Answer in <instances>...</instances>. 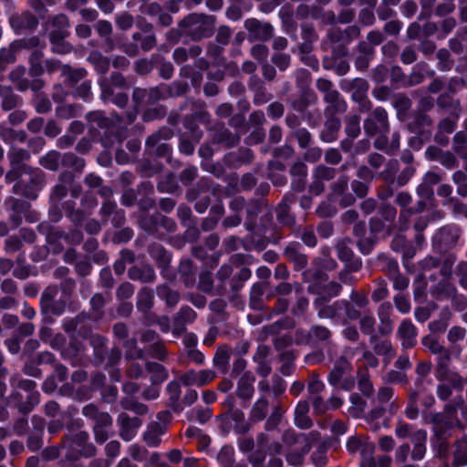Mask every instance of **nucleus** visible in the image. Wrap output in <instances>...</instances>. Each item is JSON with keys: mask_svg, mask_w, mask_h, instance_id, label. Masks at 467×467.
<instances>
[{"mask_svg": "<svg viewBox=\"0 0 467 467\" xmlns=\"http://www.w3.org/2000/svg\"><path fill=\"white\" fill-rule=\"evenodd\" d=\"M326 161L331 164H337L341 161V155L337 150L330 149L326 152Z\"/></svg>", "mask_w": 467, "mask_h": 467, "instance_id": "obj_55", "label": "nucleus"}, {"mask_svg": "<svg viewBox=\"0 0 467 467\" xmlns=\"http://www.w3.org/2000/svg\"><path fill=\"white\" fill-rule=\"evenodd\" d=\"M437 294L440 296H446V297H451L455 294V288L451 285L450 284H444L441 288L437 287Z\"/></svg>", "mask_w": 467, "mask_h": 467, "instance_id": "obj_58", "label": "nucleus"}, {"mask_svg": "<svg viewBox=\"0 0 467 467\" xmlns=\"http://www.w3.org/2000/svg\"><path fill=\"white\" fill-rule=\"evenodd\" d=\"M309 410L306 401H299L295 410V422L296 425L301 429H307L311 426V420L307 416Z\"/></svg>", "mask_w": 467, "mask_h": 467, "instance_id": "obj_11", "label": "nucleus"}, {"mask_svg": "<svg viewBox=\"0 0 467 467\" xmlns=\"http://www.w3.org/2000/svg\"><path fill=\"white\" fill-rule=\"evenodd\" d=\"M398 333L404 348H409L415 345L417 329L410 320H404L399 327Z\"/></svg>", "mask_w": 467, "mask_h": 467, "instance_id": "obj_7", "label": "nucleus"}, {"mask_svg": "<svg viewBox=\"0 0 467 467\" xmlns=\"http://www.w3.org/2000/svg\"><path fill=\"white\" fill-rule=\"evenodd\" d=\"M244 26L249 32V39L251 41H265L270 38L273 34V27L271 25L267 23H261L256 19L246 20Z\"/></svg>", "mask_w": 467, "mask_h": 467, "instance_id": "obj_3", "label": "nucleus"}, {"mask_svg": "<svg viewBox=\"0 0 467 467\" xmlns=\"http://www.w3.org/2000/svg\"><path fill=\"white\" fill-rule=\"evenodd\" d=\"M88 439V433L79 431L76 434L73 441L74 449L78 450L80 455L89 457L95 454V447L92 444H87Z\"/></svg>", "mask_w": 467, "mask_h": 467, "instance_id": "obj_10", "label": "nucleus"}, {"mask_svg": "<svg viewBox=\"0 0 467 467\" xmlns=\"http://www.w3.org/2000/svg\"><path fill=\"white\" fill-rule=\"evenodd\" d=\"M89 59L94 62L98 60L97 68L99 72L103 73L108 69V62L104 60L99 54L92 53Z\"/></svg>", "mask_w": 467, "mask_h": 467, "instance_id": "obj_54", "label": "nucleus"}, {"mask_svg": "<svg viewBox=\"0 0 467 467\" xmlns=\"http://www.w3.org/2000/svg\"><path fill=\"white\" fill-rule=\"evenodd\" d=\"M212 416V412L209 409H195L191 412V419L200 423H205Z\"/></svg>", "mask_w": 467, "mask_h": 467, "instance_id": "obj_37", "label": "nucleus"}, {"mask_svg": "<svg viewBox=\"0 0 467 467\" xmlns=\"http://www.w3.org/2000/svg\"><path fill=\"white\" fill-rule=\"evenodd\" d=\"M360 127H359V119L357 116H352L348 118L346 132L351 138H357L359 134Z\"/></svg>", "mask_w": 467, "mask_h": 467, "instance_id": "obj_30", "label": "nucleus"}, {"mask_svg": "<svg viewBox=\"0 0 467 467\" xmlns=\"http://www.w3.org/2000/svg\"><path fill=\"white\" fill-rule=\"evenodd\" d=\"M238 395L243 399H250L254 392L253 383L249 379L242 378L237 388Z\"/></svg>", "mask_w": 467, "mask_h": 467, "instance_id": "obj_23", "label": "nucleus"}, {"mask_svg": "<svg viewBox=\"0 0 467 467\" xmlns=\"http://www.w3.org/2000/svg\"><path fill=\"white\" fill-rule=\"evenodd\" d=\"M395 306L397 309L402 314H406L410 310V300L403 296H397L395 297Z\"/></svg>", "mask_w": 467, "mask_h": 467, "instance_id": "obj_41", "label": "nucleus"}, {"mask_svg": "<svg viewBox=\"0 0 467 467\" xmlns=\"http://www.w3.org/2000/svg\"><path fill=\"white\" fill-rule=\"evenodd\" d=\"M431 309L428 306L417 307L414 312L415 318L419 322H425L431 317Z\"/></svg>", "mask_w": 467, "mask_h": 467, "instance_id": "obj_50", "label": "nucleus"}, {"mask_svg": "<svg viewBox=\"0 0 467 467\" xmlns=\"http://www.w3.org/2000/svg\"><path fill=\"white\" fill-rule=\"evenodd\" d=\"M95 420V425H100L103 428H109L112 423L111 417L106 412H99V416H97Z\"/></svg>", "mask_w": 467, "mask_h": 467, "instance_id": "obj_53", "label": "nucleus"}, {"mask_svg": "<svg viewBox=\"0 0 467 467\" xmlns=\"http://www.w3.org/2000/svg\"><path fill=\"white\" fill-rule=\"evenodd\" d=\"M283 106L279 103H273L268 106V112L274 118H279L283 115Z\"/></svg>", "mask_w": 467, "mask_h": 467, "instance_id": "obj_63", "label": "nucleus"}, {"mask_svg": "<svg viewBox=\"0 0 467 467\" xmlns=\"http://www.w3.org/2000/svg\"><path fill=\"white\" fill-rule=\"evenodd\" d=\"M273 62L281 70H285L290 63V57L288 55H285V54H277V55L274 56Z\"/></svg>", "mask_w": 467, "mask_h": 467, "instance_id": "obj_48", "label": "nucleus"}, {"mask_svg": "<svg viewBox=\"0 0 467 467\" xmlns=\"http://www.w3.org/2000/svg\"><path fill=\"white\" fill-rule=\"evenodd\" d=\"M296 139L301 147H306L310 141V133L305 129L298 130Z\"/></svg>", "mask_w": 467, "mask_h": 467, "instance_id": "obj_52", "label": "nucleus"}, {"mask_svg": "<svg viewBox=\"0 0 467 467\" xmlns=\"http://www.w3.org/2000/svg\"><path fill=\"white\" fill-rule=\"evenodd\" d=\"M252 56L258 61H264L267 57L268 50L265 45H256L251 50Z\"/></svg>", "mask_w": 467, "mask_h": 467, "instance_id": "obj_40", "label": "nucleus"}, {"mask_svg": "<svg viewBox=\"0 0 467 467\" xmlns=\"http://www.w3.org/2000/svg\"><path fill=\"white\" fill-rule=\"evenodd\" d=\"M454 183L457 185V192L462 196H467V177L463 171H458L452 176Z\"/></svg>", "mask_w": 467, "mask_h": 467, "instance_id": "obj_25", "label": "nucleus"}, {"mask_svg": "<svg viewBox=\"0 0 467 467\" xmlns=\"http://www.w3.org/2000/svg\"><path fill=\"white\" fill-rule=\"evenodd\" d=\"M97 30L100 36H107L111 33V25L107 21H99L97 24Z\"/></svg>", "mask_w": 467, "mask_h": 467, "instance_id": "obj_59", "label": "nucleus"}, {"mask_svg": "<svg viewBox=\"0 0 467 467\" xmlns=\"http://www.w3.org/2000/svg\"><path fill=\"white\" fill-rule=\"evenodd\" d=\"M456 275L460 278V284L462 287L467 288V263L461 262L456 268Z\"/></svg>", "mask_w": 467, "mask_h": 467, "instance_id": "obj_42", "label": "nucleus"}, {"mask_svg": "<svg viewBox=\"0 0 467 467\" xmlns=\"http://www.w3.org/2000/svg\"><path fill=\"white\" fill-rule=\"evenodd\" d=\"M119 450H120V443L117 441H109L105 447L107 456L111 459H114L115 457H117L119 455ZM111 462H112V460L107 461L105 462V467H109L111 464Z\"/></svg>", "mask_w": 467, "mask_h": 467, "instance_id": "obj_32", "label": "nucleus"}, {"mask_svg": "<svg viewBox=\"0 0 467 467\" xmlns=\"http://www.w3.org/2000/svg\"><path fill=\"white\" fill-rule=\"evenodd\" d=\"M54 26H57V30H54L59 37H65L67 36V27L68 26V21L66 16L58 15L54 18Z\"/></svg>", "mask_w": 467, "mask_h": 467, "instance_id": "obj_31", "label": "nucleus"}, {"mask_svg": "<svg viewBox=\"0 0 467 467\" xmlns=\"http://www.w3.org/2000/svg\"><path fill=\"white\" fill-rule=\"evenodd\" d=\"M109 428H103L100 425L94 426L95 439L97 442L103 443L109 438Z\"/></svg>", "mask_w": 467, "mask_h": 467, "instance_id": "obj_47", "label": "nucleus"}, {"mask_svg": "<svg viewBox=\"0 0 467 467\" xmlns=\"http://www.w3.org/2000/svg\"><path fill=\"white\" fill-rule=\"evenodd\" d=\"M455 462L461 465L467 464V438L463 437L456 442L454 452Z\"/></svg>", "mask_w": 467, "mask_h": 467, "instance_id": "obj_18", "label": "nucleus"}, {"mask_svg": "<svg viewBox=\"0 0 467 467\" xmlns=\"http://www.w3.org/2000/svg\"><path fill=\"white\" fill-rule=\"evenodd\" d=\"M35 382L30 379L22 380L19 383V387L28 392L27 398L32 400V404L38 402V393L32 392V390L35 389Z\"/></svg>", "mask_w": 467, "mask_h": 467, "instance_id": "obj_33", "label": "nucleus"}, {"mask_svg": "<svg viewBox=\"0 0 467 467\" xmlns=\"http://www.w3.org/2000/svg\"><path fill=\"white\" fill-rule=\"evenodd\" d=\"M118 421L119 423L120 437L126 441H129L135 437L141 425L139 418H130L125 413L119 415Z\"/></svg>", "mask_w": 467, "mask_h": 467, "instance_id": "obj_5", "label": "nucleus"}, {"mask_svg": "<svg viewBox=\"0 0 467 467\" xmlns=\"http://www.w3.org/2000/svg\"><path fill=\"white\" fill-rule=\"evenodd\" d=\"M146 370L150 374L152 384H159L166 379L167 373L163 367L159 363H148Z\"/></svg>", "mask_w": 467, "mask_h": 467, "instance_id": "obj_15", "label": "nucleus"}, {"mask_svg": "<svg viewBox=\"0 0 467 467\" xmlns=\"http://www.w3.org/2000/svg\"><path fill=\"white\" fill-rule=\"evenodd\" d=\"M267 412V401L265 399H261L254 405L251 416L254 420H263Z\"/></svg>", "mask_w": 467, "mask_h": 467, "instance_id": "obj_22", "label": "nucleus"}, {"mask_svg": "<svg viewBox=\"0 0 467 467\" xmlns=\"http://www.w3.org/2000/svg\"><path fill=\"white\" fill-rule=\"evenodd\" d=\"M40 164L46 169L56 171L59 166V154L57 151H49L41 158Z\"/></svg>", "mask_w": 467, "mask_h": 467, "instance_id": "obj_20", "label": "nucleus"}, {"mask_svg": "<svg viewBox=\"0 0 467 467\" xmlns=\"http://www.w3.org/2000/svg\"><path fill=\"white\" fill-rule=\"evenodd\" d=\"M64 37H59L56 32H52L50 35V40L52 43V49L54 52L58 54H67L71 51V47L68 43L63 41Z\"/></svg>", "mask_w": 467, "mask_h": 467, "instance_id": "obj_19", "label": "nucleus"}, {"mask_svg": "<svg viewBox=\"0 0 467 467\" xmlns=\"http://www.w3.org/2000/svg\"><path fill=\"white\" fill-rule=\"evenodd\" d=\"M21 47L20 43L14 42L8 47L0 50V63L7 64L15 59V52Z\"/></svg>", "mask_w": 467, "mask_h": 467, "instance_id": "obj_21", "label": "nucleus"}, {"mask_svg": "<svg viewBox=\"0 0 467 467\" xmlns=\"http://www.w3.org/2000/svg\"><path fill=\"white\" fill-rule=\"evenodd\" d=\"M348 186V179L341 177L334 186L331 198L334 202H338L342 207L351 205L355 202V197L352 194L343 195L345 189Z\"/></svg>", "mask_w": 467, "mask_h": 467, "instance_id": "obj_6", "label": "nucleus"}, {"mask_svg": "<svg viewBox=\"0 0 467 467\" xmlns=\"http://www.w3.org/2000/svg\"><path fill=\"white\" fill-rule=\"evenodd\" d=\"M422 344L433 354H439L443 351V347L432 336H426L422 338Z\"/></svg>", "mask_w": 467, "mask_h": 467, "instance_id": "obj_28", "label": "nucleus"}, {"mask_svg": "<svg viewBox=\"0 0 467 467\" xmlns=\"http://www.w3.org/2000/svg\"><path fill=\"white\" fill-rule=\"evenodd\" d=\"M449 314H444L439 320L432 321L429 324V328L434 333H442L448 327Z\"/></svg>", "mask_w": 467, "mask_h": 467, "instance_id": "obj_29", "label": "nucleus"}, {"mask_svg": "<svg viewBox=\"0 0 467 467\" xmlns=\"http://www.w3.org/2000/svg\"><path fill=\"white\" fill-rule=\"evenodd\" d=\"M441 383L437 388V395L441 400H447L451 395L452 389H457V388H454L453 384L450 382L449 380L441 381ZM461 389H458V390H461Z\"/></svg>", "mask_w": 467, "mask_h": 467, "instance_id": "obj_27", "label": "nucleus"}, {"mask_svg": "<svg viewBox=\"0 0 467 467\" xmlns=\"http://www.w3.org/2000/svg\"><path fill=\"white\" fill-rule=\"evenodd\" d=\"M340 129V121L337 119H330L326 122L324 130L321 132V139L326 142L336 140L337 133Z\"/></svg>", "mask_w": 467, "mask_h": 467, "instance_id": "obj_13", "label": "nucleus"}, {"mask_svg": "<svg viewBox=\"0 0 467 467\" xmlns=\"http://www.w3.org/2000/svg\"><path fill=\"white\" fill-rule=\"evenodd\" d=\"M312 402L314 410L317 413H323L328 409L327 404H326L320 397L314 396L312 398Z\"/></svg>", "mask_w": 467, "mask_h": 467, "instance_id": "obj_56", "label": "nucleus"}, {"mask_svg": "<svg viewBox=\"0 0 467 467\" xmlns=\"http://www.w3.org/2000/svg\"><path fill=\"white\" fill-rule=\"evenodd\" d=\"M312 461L317 467H323L327 462V457L323 451H316L312 455Z\"/></svg>", "mask_w": 467, "mask_h": 467, "instance_id": "obj_62", "label": "nucleus"}, {"mask_svg": "<svg viewBox=\"0 0 467 467\" xmlns=\"http://www.w3.org/2000/svg\"><path fill=\"white\" fill-rule=\"evenodd\" d=\"M325 100L333 104L337 109H344L345 103L339 99V93L336 89H331L325 93Z\"/></svg>", "mask_w": 467, "mask_h": 467, "instance_id": "obj_34", "label": "nucleus"}, {"mask_svg": "<svg viewBox=\"0 0 467 467\" xmlns=\"http://www.w3.org/2000/svg\"><path fill=\"white\" fill-rule=\"evenodd\" d=\"M167 391L170 395L171 400L175 402L179 400L181 394V387L177 381H172L168 384Z\"/></svg>", "mask_w": 467, "mask_h": 467, "instance_id": "obj_46", "label": "nucleus"}, {"mask_svg": "<svg viewBox=\"0 0 467 467\" xmlns=\"http://www.w3.org/2000/svg\"><path fill=\"white\" fill-rule=\"evenodd\" d=\"M392 310V306L389 303H383L379 307V317L382 323V331L388 333L391 330V325L389 321V315Z\"/></svg>", "mask_w": 467, "mask_h": 467, "instance_id": "obj_17", "label": "nucleus"}, {"mask_svg": "<svg viewBox=\"0 0 467 467\" xmlns=\"http://www.w3.org/2000/svg\"><path fill=\"white\" fill-rule=\"evenodd\" d=\"M439 364L436 369V378L439 381L449 380L454 386V388L461 389L463 387V382L461 376L458 373L448 371L446 367L450 360L447 350L443 348L441 353H439Z\"/></svg>", "mask_w": 467, "mask_h": 467, "instance_id": "obj_2", "label": "nucleus"}, {"mask_svg": "<svg viewBox=\"0 0 467 467\" xmlns=\"http://www.w3.org/2000/svg\"><path fill=\"white\" fill-rule=\"evenodd\" d=\"M334 177V170L324 167V166H318L315 171V179L318 181H324V180H330Z\"/></svg>", "mask_w": 467, "mask_h": 467, "instance_id": "obj_39", "label": "nucleus"}, {"mask_svg": "<svg viewBox=\"0 0 467 467\" xmlns=\"http://www.w3.org/2000/svg\"><path fill=\"white\" fill-rule=\"evenodd\" d=\"M133 24L132 17L128 14L119 15L117 17V25L119 28L126 30L131 27Z\"/></svg>", "mask_w": 467, "mask_h": 467, "instance_id": "obj_49", "label": "nucleus"}, {"mask_svg": "<svg viewBox=\"0 0 467 467\" xmlns=\"http://www.w3.org/2000/svg\"><path fill=\"white\" fill-rule=\"evenodd\" d=\"M283 440L287 444H299L298 452H290L286 456V461L289 464L299 466L302 464L304 456L310 451V444L308 443L304 434L296 435L294 431H287L283 436Z\"/></svg>", "mask_w": 467, "mask_h": 467, "instance_id": "obj_1", "label": "nucleus"}, {"mask_svg": "<svg viewBox=\"0 0 467 467\" xmlns=\"http://www.w3.org/2000/svg\"><path fill=\"white\" fill-rule=\"evenodd\" d=\"M392 395H393L392 389L389 387H384L379 390L378 398L381 402H386V401L389 400V399L392 397Z\"/></svg>", "mask_w": 467, "mask_h": 467, "instance_id": "obj_61", "label": "nucleus"}, {"mask_svg": "<svg viewBox=\"0 0 467 467\" xmlns=\"http://www.w3.org/2000/svg\"><path fill=\"white\" fill-rule=\"evenodd\" d=\"M348 368H349L348 362L346 360H341L338 364H337L335 366L334 369L330 373L329 382L331 384H337L339 381L343 372L345 370L348 369Z\"/></svg>", "mask_w": 467, "mask_h": 467, "instance_id": "obj_26", "label": "nucleus"}, {"mask_svg": "<svg viewBox=\"0 0 467 467\" xmlns=\"http://www.w3.org/2000/svg\"><path fill=\"white\" fill-rule=\"evenodd\" d=\"M166 432V426L162 423L150 424L144 433V441L149 446H157L161 442V437Z\"/></svg>", "mask_w": 467, "mask_h": 467, "instance_id": "obj_8", "label": "nucleus"}, {"mask_svg": "<svg viewBox=\"0 0 467 467\" xmlns=\"http://www.w3.org/2000/svg\"><path fill=\"white\" fill-rule=\"evenodd\" d=\"M312 336L318 340H327L330 337V331L324 327L316 326L311 329Z\"/></svg>", "mask_w": 467, "mask_h": 467, "instance_id": "obj_43", "label": "nucleus"}, {"mask_svg": "<svg viewBox=\"0 0 467 467\" xmlns=\"http://www.w3.org/2000/svg\"><path fill=\"white\" fill-rule=\"evenodd\" d=\"M215 377L214 372L209 369L194 371L190 370L183 374L180 380L185 386L202 387L211 382Z\"/></svg>", "mask_w": 467, "mask_h": 467, "instance_id": "obj_4", "label": "nucleus"}, {"mask_svg": "<svg viewBox=\"0 0 467 467\" xmlns=\"http://www.w3.org/2000/svg\"><path fill=\"white\" fill-rule=\"evenodd\" d=\"M134 293V288L130 283H124L119 285L117 295L119 298L125 299L130 297Z\"/></svg>", "mask_w": 467, "mask_h": 467, "instance_id": "obj_45", "label": "nucleus"}, {"mask_svg": "<svg viewBox=\"0 0 467 467\" xmlns=\"http://www.w3.org/2000/svg\"><path fill=\"white\" fill-rule=\"evenodd\" d=\"M414 448L412 451V458L416 461L421 460L425 454V441H426V432L423 431H419L415 434L414 438Z\"/></svg>", "mask_w": 467, "mask_h": 467, "instance_id": "obj_14", "label": "nucleus"}, {"mask_svg": "<svg viewBox=\"0 0 467 467\" xmlns=\"http://www.w3.org/2000/svg\"><path fill=\"white\" fill-rule=\"evenodd\" d=\"M440 181V176L435 172H427L426 175L424 176L423 182L418 188L419 193L425 197L431 196V186L438 183Z\"/></svg>", "mask_w": 467, "mask_h": 467, "instance_id": "obj_12", "label": "nucleus"}, {"mask_svg": "<svg viewBox=\"0 0 467 467\" xmlns=\"http://www.w3.org/2000/svg\"><path fill=\"white\" fill-rule=\"evenodd\" d=\"M365 437L351 436L347 441V450L350 453H356L360 451Z\"/></svg>", "mask_w": 467, "mask_h": 467, "instance_id": "obj_38", "label": "nucleus"}, {"mask_svg": "<svg viewBox=\"0 0 467 467\" xmlns=\"http://www.w3.org/2000/svg\"><path fill=\"white\" fill-rule=\"evenodd\" d=\"M197 174V169L195 167H189L183 170L182 172V180L190 182H192Z\"/></svg>", "mask_w": 467, "mask_h": 467, "instance_id": "obj_60", "label": "nucleus"}, {"mask_svg": "<svg viewBox=\"0 0 467 467\" xmlns=\"http://www.w3.org/2000/svg\"><path fill=\"white\" fill-rule=\"evenodd\" d=\"M143 275L140 274V269L134 267L129 271V275L132 279H141L144 282H148L152 280L153 278V270L150 266H144L142 269Z\"/></svg>", "mask_w": 467, "mask_h": 467, "instance_id": "obj_24", "label": "nucleus"}, {"mask_svg": "<svg viewBox=\"0 0 467 467\" xmlns=\"http://www.w3.org/2000/svg\"><path fill=\"white\" fill-rule=\"evenodd\" d=\"M375 444L368 438H364V441L359 451L362 457L360 467H377V462L373 458Z\"/></svg>", "mask_w": 467, "mask_h": 467, "instance_id": "obj_9", "label": "nucleus"}, {"mask_svg": "<svg viewBox=\"0 0 467 467\" xmlns=\"http://www.w3.org/2000/svg\"><path fill=\"white\" fill-rule=\"evenodd\" d=\"M130 455L135 460H141L144 456L145 450L139 445L132 444L129 448Z\"/></svg>", "mask_w": 467, "mask_h": 467, "instance_id": "obj_57", "label": "nucleus"}, {"mask_svg": "<svg viewBox=\"0 0 467 467\" xmlns=\"http://www.w3.org/2000/svg\"><path fill=\"white\" fill-rule=\"evenodd\" d=\"M324 387L321 380L314 379L308 384V392L310 395H317L323 390Z\"/></svg>", "mask_w": 467, "mask_h": 467, "instance_id": "obj_51", "label": "nucleus"}, {"mask_svg": "<svg viewBox=\"0 0 467 467\" xmlns=\"http://www.w3.org/2000/svg\"><path fill=\"white\" fill-rule=\"evenodd\" d=\"M358 388L366 396H369L373 390L372 384L368 379H361L358 383Z\"/></svg>", "mask_w": 467, "mask_h": 467, "instance_id": "obj_64", "label": "nucleus"}, {"mask_svg": "<svg viewBox=\"0 0 467 467\" xmlns=\"http://www.w3.org/2000/svg\"><path fill=\"white\" fill-rule=\"evenodd\" d=\"M373 119H377L382 128L387 126V112L382 109H376L373 112L372 118L366 120L364 128L368 133L373 134L374 130L371 128Z\"/></svg>", "mask_w": 467, "mask_h": 467, "instance_id": "obj_16", "label": "nucleus"}, {"mask_svg": "<svg viewBox=\"0 0 467 467\" xmlns=\"http://www.w3.org/2000/svg\"><path fill=\"white\" fill-rule=\"evenodd\" d=\"M151 299H152V295L150 294V292H148V291H141L140 294H139V299H138V307L143 311V312H146L148 309H150V306H151Z\"/></svg>", "mask_w": 467, "mask_h": 467, "instance_id": "obj_36", "label": "nucleus"}, {"mask_svg": "<svg viewBox=\"0 0 467 467\" xmlns=\"http://www.w3.org/2000/svg\"><path fill=\"white\" fill-rule=\"evenodd\" d=\"M466 336V330L462 327H452L448 333V340L454 344L462 340Z\"/></svg>", "mask_w": 467, "mask_h": 467, "instance_id": "obj_35", "label": "nucleus"}, {"mask_svg": "<svg viewBox=\"0 0 467 467\" xmlns=\"http://www.w3.org/2000/svg\"><path fill=\"white\" fill-rule=\"evenodd\" d=\"M375 325L374 317L370 316H365L360 320V327L363 333L371 334L373 332Z\"/></svg>", "mask_w": 467, "mask_h": 467, "instance_id": "obj_44", "label": "nucleus"}]
</instances>
